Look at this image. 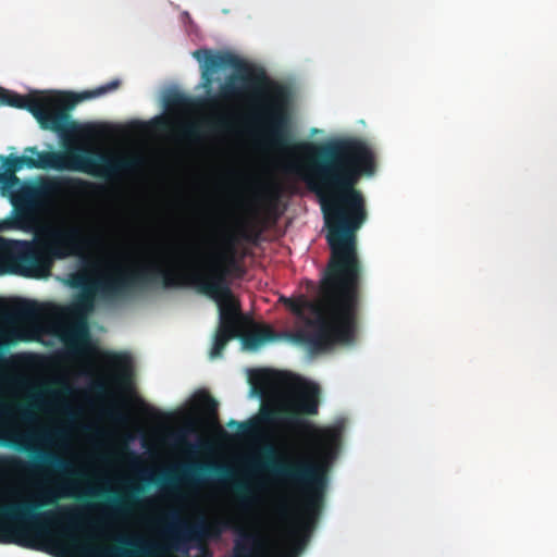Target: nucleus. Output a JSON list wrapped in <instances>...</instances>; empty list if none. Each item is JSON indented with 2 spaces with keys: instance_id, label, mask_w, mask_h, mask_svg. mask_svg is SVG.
<instances>
[{
  "instance_id": "obj_21",
  "label": "nucleus",
  "mask_w": 557,
  "mask_h": 557,
  "mask_svg": "<svg viewBox=\"0 0 557 557\" xmlns=\"http://www.w3.org/2000/svg\"><path fill=\"white\" fill-rule=\"evenodd\" d=\"M108 366L120 372L112 376V381H126L128 379L129 360L125 355L121 354H108L106 356Z\"/></svg>"
},
{
  "instance_id": "obj_10",
  "label": "nucleus",
  "mask_w": 557,
  "mask_h": 557,
  "mask_svg": "<svg viewBox=\"0 0 557 557\" xmlns=\"http://www.w3.org/2000/svg\"><path fill=\"white\" fill-rule=\"evenodd\" d=\"M60 186L58 181L46 180L23 187L13 200L15 215L11 221L12 227L33 233L36 238L44 225L39 223L38 211L60 191Z\"/></svg>"
},
{
  "instance_id": "obj_29",
  "label": "nucleus",
  "mask_w": 557,
  "mask_h": 557,
  "mask_svg": "<svg viewBox=\"0 0 557 557\" xmlns=\"http://www.w3.org/2000/svg\"><path fill=\"white\" fill-rule=\"evenodd\" d=\"M182 134L188 139H198L200 137L199 126L195 123L186 124L182 127Z\"/></svg>"
},
{
  "instance_id": "obj_38",
  "label": "nucleus",
  "mask_w": 557,
  "mask_h": 557,
  "mask_svg": "<svg viewBox=\"0 0 557 557\" xmlns=\"http://www.w3.org/2000/svg\"><path fill=\"white\" fill-rule=\"evenodd\" d=\"M128 454H129L133 458H135V459L137 458V456H136V454H135L134 451H129Z\"/></svg>"
},
{
  "instance_id": "obj_26",
  "label": "nucleus",
  "mask_w": 557,
  "mask_h": 557,
  "mask_svg": "<svg viewBox=\"0 0 557 557\" xmlns=\"http://www.w3.org/2000/svg\"><path fill=\"white\" fill-rule=\"evenodd\" d=\"M94 282L90 281L89 276L86 272L81 271L70 275L69 283L73 288L82 289V292L87 289H95Z\"/></svg>"
},
{
  "instance_id": "obj_32",
  "label": "nucleus",
  "mask_w": 557,
  "mask_h": 557,
  "mask_svg": "<svg viewBox=\"0 0 557 557\" xmlns=\"http://www.w3.org/2000/svg\"><path fill=\"white\" fill-rule=\"evenodd\" d=\"M113 504L117 511H122L125 508V502L122 498L114 497Z\"/></svg>"
},
{
  "instance_id": "obj_12",
  "label": "nucleus",
  "mask_w": 557,
  "mask_h": 557,
  "mask_svg": "<svg viewBox=\"0 0 557 557\" xmlns=\"http://www.w3.org/2000/svg\"><path fill=\"white\" fill-rule=\"evenodd\" d=\"M237 519L230 517L224 520L207 522L200 520L196 523L178 521V523L169 530V541L171 548L176 550H187L188 544H200L207 539H218L224 530L236 529Z\"/></svg>"
},
{
  "instance_id": "obj_15",
  "label": "nucleus",
  "mask_w": 557,
  "mask_h": 557,
  "mask_svg": "<svg viewBox=\"0 0 557 557\" xmlns=\"http://www.w3.org/2000/svg\"><path fill=\"white\" fill-rule=\"evenodd\" d=\"M281 409L276 407H262L260 413L256 420H250L247 422H236L231 420L228 422V426L236 425L238 428L239 433L243 436L251 437L255 436L259 430L260 424H272L278 421Z\"/></svg>"
},
{
  "instance_id": "obj_24",
  "label": "nucleus",
  "mask_w": 557,
  "mask_h": 557,
  "mask_svg": "<svg viewBox=\"0 0 557 557\" xmlns=\"http://www.w3.org/2000/svg\"><path fill=\"white\" fill-rule=\"evenodd\" d=\"M164 102L165 107L170 110H186L193 104L190 97L177 91L169 94Z\"/></svg>"
},
{
  "instance_id": "obj_14",
  "label": "nucleus",
  "mask_w": 557,
  "mask_h": 557,
  "mask_svg": "<svg viewBox=\"0 0 557 557\" xmlns=\"http://www.w3.org/2000/svg\"><path fill=\"white\" fill-rule=\"evenodd\" d=\"M0 315L11 320L35 321L42 315V307L29 300H20L13 305L0 300Z\"/></svg>"
},
{
  "instance_id": "obj_34",
  "label": "nucleus",
  "mask_w": 557,
  "mask_h": 557,
  "mask_svg": "<svg viewBox=\"0 0 557 557\" xmlns=\"http://www.w3.org/2000/svg\"><path fill=\"white\" fill-rule=\"evenodd\" d=\"M110 414L116 420H121L123 418L122 413L115 409L111 410Z\"/></svg>"
},
{
  "instance_id": "obj_18",
  "label": "nucleus",
  "mask_w": 557,
  "mask_h": 557,
  "mask_svg": "<svg viewBox=\"0 0 557 557\" xmlns=\"http://www.w3.org/2000/svg\"><path fill=\"white\" fill-rule=\"evenodd\" d=\"M262 548V542L256 533L240 532L235 542L234 557H258V552ZM280 557H293L282 555Z\"/></svg>"
},
{
  "instance_id": "obj_13",
  "label": "nucleus",
  "mask_w": 557,
  "mask_h": 557,
  "mask_svg": "<svg viewBox=\"0 0 557 557\" xmlns=\"http://www.w3.org/2000/svg\"><path fill=\"white\" fill-rule=\"evenodd\" d=\"M96 295H98L96 289L84 290L76 296L71 305L63 309V313L67 318L79 322V325L70 331L65 339L69 351L73 355L82 352L87 346L88 331L86 326V319L95 308Z\"/></svg>"
},
{
  "instance_id": "obj_33",
  "label": "nucleus",
  "mask_w": 557,
  "mask_h": 557,
  "mask_svg": "<svg viewBox=\"0 0 557 557\" xmlns=\"http://www.w3.org/2000/svg\"><path fill=\"white\" fill-rule=\"evenodd\" d=\"M215 126L220 129H226L230 126V123L226 119L221 117L215 122Z\"/></svg>"
},
{
  "instance_id": "obj_37",
  "label": "nucleus",
  "mask_w": 557,
  "mask_h": 557,
  "mask_svg": "<svg viewBox=\"0 0 557 557\" xmlns=\"http://www.w3.org/2000/svg\"><path fill=\"white\" fill-rule=\"evenodd\" d=\"M226 239H227V242L230 243V245H231V247H232V246H233V244H234V238H233V236H232V235H228V236L226 237Z\"/></svg>"
},
{
  "instance_id": "obj_6",
  "label": "nucleus",
  "mask_w": 557,
  "mask_h": 557,
  "mask_svg": "<svg viewBox=\"0 0 557 557\" xmlns=\"http://www.w3.org/2000/svg\"><path fill=\"white\" fill-rule=\"evenodd\" d=\"M0 188L9 193L17 188L21 181L16 172L23 168L57 171H77L96 177L114 180L136 170L140 159L135 156H116L75 147L62 151H38L26 147L23 156H0Z\"/></svg>"
},
{
  "instance_id": "obj_31",
  "label": "nucleus",
  "mask_w": 557,
  "mask_h": 557,
  "mask_svg": "<svg viewBox=\"0 0 557 557\" xmlns=\"http://www.w3.org/2000/svg\"><path fill=\"white\" fill-rule=\"evenodd\" d=\"M91 388L97 395L103 396L108 393V383L103 380H100L95 382Z\"/></svg>"
},
{
  "instance_id": "obj_39",
  "label": "nucleus",
  "mask_w": 557,
  "mask_h": 557,
  "mask_svg": "<svg viewBox=\"0 0 557 557\" xmlns=\"http://www.w3.org/2000/svg\"><path fill=\"white\" fill-rule=\"evenodd\" d=\"M91 495H92L91 493H87L84 496L90 497Z\"/></svg>"
},
{
  "instance_id": "obj_25",
  "label": "nucleus",
  "mask_w": 557,
  "mask_h": 557,
  "mask_svg": "<svg viewBox=\"0 0 557 557\" xmlns=\"http://www.w3.org/2000/svg\"><path fill=\"white\" fill-rule=\"evenodd\" d=\"M235 488L237 491L239 508L243 511H248L253 502V497L251 495L249 486L245 483L239 482L235 484Z\"/></svg>"
},
{
  "instance_id": "obj_30",
  "label": "nucleus",
  "mask_w": 557,
  "mask_h": 557,
  "mask_svg": "<svg viewBox=\"0 0 557 557\" xmlns=\"http://www.w3.org/2000/svg\"><path fill=\"white\" fill-rule=\"evenodd\" d=\"M269 196V203H268V211L270 213H274L277 207L278 198H280V190L274 187L271 188L268 193Z\"/></svg>"
},
{
  "instance_id": "obj_36",
  "label": "nucleus",
  "mask_w": 557,
  "mask_h": 557,
  "mask_svg": "<svg viewBox=\"0 0 557 557\" xmlns=\"http://www.w3.org/2000/svg\"><path fill=\"white\" fill-rule=\"evenodd\" d=\"M227 261L230 264H235V260H234V257H233V250H231V256L230 258H227Z\"/></svg>"
},
{
  "instance_id": "obj_16",
  "label": "nucleus",
  "mask_w": 557,
  "mask_h": 557,
  "mask_svg": "<svg viewBox=\"0 0 557 557\" xmlns=\"http://www.w3.org/2000/svg\"><path fill=\"white\" fill-rule=\"evenodd\" d=\"M205 474H214L225 479L232 474L231 469L216 462H194L183 469L184 479L191 482H200Z\"/></svg>"
},
{
  "instance_id": "obj_23",
  "label": "nucleus",
  "mask_w": 557,
  "mask_h": 557,
  "mask_svg": "<svg viewBox=\"0 0 557 557\" xmlns=\"http://www.w3.org/2000/svg\"><path fill=\"white\" fill-rule=\"evenodd\" d=\"M66 184L73 191L84 196H94L102 190L100 185L81 178L69 180Z\"/></svg>"
},
{
  "instance_id": "obj_28",
  "label": "nucleus",
  "mask_w": 557,
  "mask_h": 557,
  "mask_svg": "<svg viewBox=\"0 0 557 557\" xmlns=\"http://www.w3.org/2000/svg\"><path fill=\"white\" fill-rule=\"evenodd\" d=\"M0 544H7V504H0Z\"/></svg>"
},
{
  "instance_id": "obj_1",
  "label": "nucleus",
  "mask_w": 557,
  "mask_h": 557,
  "mask_svg": "<svg viewBox=\"0 0 557 557\" xmlns=\"http://www.w3.org/2000/svg\"><path fill=\"white\" fill-rule=\"evenodd\" d=\"M297 149L312 157L301 178L319 199L331 253L317 298L300 295L283 302L304 324L287 337L315 354L355 339L363 278L357 232L368 219L366 197L357 185L373 175L376 165L371 147L355 137L301 143Z\"/></svg>"
},
{
  "instance_id": "obj_20",
  "label": "nucleus",
  "mask_w": 557,
  "mask_h": 557,
  "mask_svg": "<svg viewBox=\"0 0 557 557\" xmlns=\"http://www.w3.org/2000/svg\"><path fill=\"white\" fill-rule=\"evenodd\" d=\"M252 383L261 389H265L274 385H285L286 375L280 372L261 370L253 375Z\"/></svg>"
},
{
  "instance_id": "obj_9",
  "label": "nucleus",
  "mask_w": 557,
  "mask_h": 557,
  "mask_svg": "<svg viewBox=\"0 0 557 557\" xmlns=\"http://www.w3.org/2000/svg\"><path fill=\"white\" fill-rule=\"evenodd\" d=\"M185 272L164 269L154 264L138 269L113 265L109 274L95 280L94 287L103 299H121L129 296L137 288L156 281L157 277L162 278L164 287L183 286Z\"/></svg>"
},
{
  "instance_id": "obj_4",
  "label": "nucleus",
  "mask_w": 557,
  "mask_h": 557,
  "mask_svg": "<svg viewBox=\"0 0 557 557\" xmlns=\"http://www.w3.org/2000/svg\"><path fill=\"white\" fill-rule=\"evenodd\" d=\"M102 233H87L83 228L63 223H47L34 240H13L4 260L14 274L29 278L50 276L55 261L83 257L87 251L104 245Z\"/></svg>"
},
{
  "instance_id": "obj_3",
  "label": "nucleus",
  "mask_w": 557,
  "mask_h": 557,
  "mask_svg": "<svg viewBox=\"0 0 557 557\" xmlns=\"http://www.w3.org/2000/svg\"><path fill=\"white\" fill-rule=\"evenodd\" d=\"M344 431L343 420L324 428L308 426L313 458L278 461L274 459V447L268 445L263 449L265 461L256 463V467L270 469L276 476L304 492L297 517V529L301 531H310L320 512L327 485V472L339 453Z\"/></svg>"
},
{
  "instance_id": "obj_11",
  "label": "nucleus",
  "mask_w": 557,
  "mask_h": 557,
  "mask_svg": "<svg viewBox=\"0 0 557 557\" xmlns=\"http://www.w3.org/2000/svg\"><path fill=\"white\" fill-rule=\"evenodd\" d=\"M36 440L33 433H15L10 437L9 446L32 457L29 463L17 457L8 458L5 465L10 470L14 472H48L63 471L69 467L67 461L58 454L38 447Z\"/></svg>"
},
{
  "instance_id": "obj_7",
  "label": "nucleus",
  "mask_w": 557,
  "mask_h": 557,
  "mask_svg": "<svg viewBox=\"0 0 557 557\" xmlns=\"http://www.w3.org/2000/svg\"><path fill=\"white\" fill-rule=\"evenodd\" d=\"M121 86L120 79H113L102 86L82 92L34 91L26 96L0 87V107L9 106L30 112L42 129L65 133L70 125V111L84 100L101 97Z\"/></svg>"
},
{
  "instance_id": "obj_35",
  "label": "nucleus",
  "mask_w": 557,
  "mask_h": 557,
  "mask_svg": "<svg viewBox=\"0 0 557 557\" xmlns=\"http://www.w3.org/2000/svg\"><path fill=\"white\" fill-rule=\"evenodd\" d=\"M164 481H166L168 483H175L177 481V478L176 476H172V475H166L164 476Z\"/></svg>"
},
{
  "instance_id": "obj_27",
  "label": "nucleus",
  "mask_w": 557,
  "mask_h": 557,
  "mask_svg": "<svg viewBox=\"0 0 557 557\" xmlns=\"http://www.w3.org/2000/svg\"><path fill=\"white\" fill-rule=\"evenodd\" d=\"M231 339H232L231 336H226L224 334H219L215 332L214 338H213V344L210 349V358L211 359L220 358L223 355V351Z\"/></svg>"
},
{
  "instance_id": "obj_22",
  "label": "nucleus",
  "mask_w": 557,
  "mask_h": 557,
  "mask_svg": "<svg viewBox=\"0 0 557 557\" xmlns=\"http://www.w3.org/2000/svg\"><path fill=\"white\" fill-rule=\"evenodd\" d=\"M194 406L209 416H215L219 404L208 392H199L195 395Z\"/></svg>"
},
{
  "instance_id": "obj_2",
  "label": "nucleus",
  "mask_w": 557,
  "mask_h": 557,
  "mask_svg": "<svg viewBox=\"0 0 557 557\" xmlns=\"http://www.w3.org/2000/svg\"><path fill=\"white\" fill-rule=\"evenodd\" d=\"M200 63L202 85L213 83L220 70L233 69L239 75H231L220 88V97L234 100L251 94L258 100L257 117L263 124L264 141L276 149H286L292 140L289 115V89L268 77L261 67H253L230 51L201 48L193 52Z\"/></svg>"
},
{
  "instance_id": "obj_8",
  "label": "nucleus",
  "mask_w": 557,
  "mask_h": 557,
  "mask_svg": "<svg viewBox=\"0 0 557 557\" xmlns=\"http://www.w3.org/2000/svg\"><path fill=\"white\" fill-rule=\"evenodd\" d=\"M196 255L201 262L185 272L183 286H194L201 294L213 298L220 310V322L215 332L240 339L246 319L227 283L228 269L211 255L199 250Z\"/></svg>"
},
{
  "instance_id": "obj_19",
  "label": "nucleus",
  "mask_w": 557,
  "mask_h": 557,
  "mask_svg": "<svg viewBox=\"0 0 557 557\" xmlns=\"http://www.w3.org/2000/svg\"><path fill=\"white\" fill-rule=\"evenodd\" d=\"M320 389L314 384L304 385L297 396V410L306 414H315L319 407Z\"/></svg>"
},
{
  "instance_id": "obj_17",
  "label": "nucleus",
  "mask_w": 557,
  "mask_h": 557,
  "mask_svg": "<svg viewBox=\"0 0 557 557\" xmlns=\"http://www.w3.org/2000/svg\"><path fill=\"white\" fill-rule=\"evenodd\" d=\"M278 338H281V335L269 325H255L250 332L245 333L243 331L240 336L244 347L250 350H256L264 343Z\"/></svg>"
},
{
  "instance_id": "obj_5",
  "label": "nucleus",
  "mask_w": 557,
  "mask_h": 557,
  "mask_svg": "<svg viewBox=\"0 0 557 557\" xmlns=\"http://www.w3.org/2000/svg\"><path fill=\"white\" fill-rule=\"evenodd\" d=\"M0 188L9 193L17 188L21 181L16 172L23 168L57 171H77L96 177L114 180L136 170L140 159L135 156H116L75 147L62 151H38L26 147L23 156H0Z\"/></svg>"
}]
</instances>
